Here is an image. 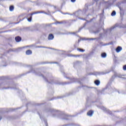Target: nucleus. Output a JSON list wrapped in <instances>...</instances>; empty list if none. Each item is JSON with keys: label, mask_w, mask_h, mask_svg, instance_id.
Wrapping results in <instances>:
<instances>
[{"label": "nucleus", "mask_w": 126, "mask_h": 126, "mask_svg": "<svg viewBox=\"0 0 126 126\" xmlns=\"http://www.w3.org/2000/svg\"><path fill=\"white\" fill-rule=\"evenodd\" d=\"M122 50H123V48H122V47L118 46L116 49V52L117 53H120V52H121Z\"/></svg>", "instance_id": "nucleus-4"}, {"label": "nucleus", "mask_w": 126, "mask_h": 126, "mask_svg": "<svg viewBox=\"0 0 126 126\" xmlns=\"http://www.w3.org/2000/svg\"><path fill=\"white\" fill-rule=\"evenodd\" d=\"M119 8H120V10H122V8L119 7Z\"/></svg>", "instance_id": "nucleus-17"}, {"label": "nucleus", "mask_w": 126, "mask_h": 126, "mask_svg": "<svg viewBox=\"0 0 126 126\" xmlns=\"http://www.w3.org/2000/svg\"><path fill=\"white\" fill-rule=\"evenodd\" d=\"M101 57L102 58H106L107 57V54L106 53H102L101 54Z\"/></svg>", "instance_id": "nucleus-10"}, {"label": "nucleus", "mask_w": 126, "mask_h": 126, "mask_svg": "<svg viewBox=\"0 0 126 126\" xmlns=\"http://www.w3.org/2000/svg\"><path fill=\"white\" fill-rule=\"evenodd\" d=\"M77 51H79V52H81L82 53L85 52V50L82 49L81 48H77Z\"/></svg>", "instance_id": "nucleus-9"}, {"label": "nucleus", "mask_w": 126, "mask_h": 126, "mask_svg": "<svg viewBox=\"0 0 126 126\" xmlns=\"http://www.w3.org/2000/svg\"><path fill=\"white\" fill-rule=\"evenodd\" d=\"M1 119H2L1 117L0 116V120H1Z\"/></svg>", "instance_id": "nucleus-18"}, {"label": "nucleus", "mask_w": 126, "mask_h": 126, "mask_svg": "<svg viewBox=\"0 0 126 126\" xmlns=\"http://www.w3.org/2000/svg\"><path fill=\"white\" fill-rule=\"evenodd\" d=\"M74 46L75 47H76V45H74Z\"/></svg>", "instance_id": "nucleus-19"}, {"label": "nucleus", "mask_w": 126, "mask_h": 126, "mask_svg": "<svg viewBox=\"0 0 126 126\" xmlns=\"http://www.w3.org/2000/svg\"><path fill=\"white\" fill-rule=\"evenodd\" d=\"M48 39V40H53V39H54V35L52 33L49 34Z\"/></svg>", "instance_id": "nucleus-6"}, {"label": "nucleus", "mask_w": 126, "mask_h": 126, "mask_svg": "<svg viewBox=\"0 0 126 126\" xmlns=\"http://www.w3.org/2000/svg\"><path fill=\"white\" fill-rule=\"evenodd\" d=\"M94 113V111L93 110H91L87 112V115L88 116H89V117H92V115H93Z\"/></svg>", "instance_id": "nucleus-3"}, {"label": "nucleus", "mask_w": 126, "mask_h": 126, "mask_svg": "<svg viewBox=\"0 0 126 126\" xmlns=\"http://www.w3.org/2000/svg\"><path fill=\"white\" fill-rule=\"evenodd\" d=\"M95 0V1H96L97 2V0Z\"/></svg>", "instance_id": "nucleus-20"}, {"label": "nucleus", "mask_w": 126, "mask_h": 126, "mask_svg": "<svg viewBox=\"0 0 126 126\" xmlns=\"http://www.w3.org/2000/svg\"><path fill=\"white\" fill-rule=\"evenodd\" d=\"M52 24H49L48 26H51V25H52Z\"/></svg>", "instance_id": "nucleus-16"}, {"label": "nucleus", "mask_w": 126, "mask_h": 126, "mask_svg": "<svg viewBox=\"0 0 126 126\" xmlns=\"http://www.w3.org/2000/svg\"><path fill=\"white\" fill-rule=\"evenodd\" d=\"M123 70H126V64L123 66Z\"/></svg>", "instance_id": "nucleus-13"}, {"label": "nucleus", "mask_w": 126, "mask_h": 126, "mask_svg": "<svg viewBox=\"0 0 126 126\" xmlns=\"http://www.w3.org/2000/svg\"><path fill=\"white\" fill-rule=\"evenodd\" d=\"M57 24H62V22H57Z\"/></svg>", "instance_id": "nucleus-15"}, {"label": "nucleus", "mask_w": 126, "mask_h": 126, "mask_svg": "<svg viewBox=\"0 0 126 126\" xmlns=\"http://www.w3.org/2000/svg\"><path fill=\"white\" fill-rule=\"evenodd\" d=\"M39 13H45L44 11H35L33 12L30 14L28 15L27 20L29 22H31L32 21V16L34 15V14H38Z\"/></svg>", "instance_id": "nucleus-1"}, {"label": "nucleus", "mask_w": 126, "mask_h": 126, "mask_svg": "<svg viewBox=\"0 0 126 126\" xmlns=\"http://www.w3.org/2000/svg\"><path fill=\"white\" fill-rule=\"evenodd\" d=\"M94 84L98 86V85H100V81L98 80H96L94 81Z\"/></svg>", "instance_id": "nucleus-8"}, {"label": "nucleus", "mask_w": 126, "mask_h": 126, "mask_svg": "<svg viewBox=\"0 0 126 126\" xmlns=\"http://www.w3.org/2000/svg\"><path fill=\"white\" fill-rule=\"evenodd\" d=\"M76 0H71V2H75Z\"/></svg>", "instance_id": "nucleus-14"}, {"label": "nucleus", "mask_w": 126, "mask_h": 126, "mask_svg": "<svg viewBox=\"0 0 126 126\" xmlns=\"http://www.w3.org/2000/svg\"><path fill=\"white\" fill-rule=\"evenodd\" d=\"M115 14H116V11H113L112 12V13H111L112 16H115Z\"/></svg>", "instance_id": "nucleus-12"}, {"label": "nucleus", "mask_w": 126, "mask_h": 126, "mask_svg": "<svg viewBox=\"0 0 126 126\" xmlns=\"http://www.w3.org/2000/svg\"><path fill=\"white\" fill-rule=\"evenodd\" d=\"M15 40L17 43H19V42H21V40H22V38L19 36H17L15 37Z\"/></svg>", "instance_id": "nucleus-2"}, {"label": "nucleus", "mask_w": 126, "mask_h": 126, "mask_svg": "<svg viewBox=\"0 0 126 126\" xmlns=\"http://www.w3.org/2000/svg\"><path fill=\"white\" fill-rule=\"evenodd\" d=\"M26 55H27V56L32 55V51H31V50H27L26 52Z\"/></svg>", "instance_id": "nucleus-5"}, {"label": "nucleus", "mask_w": 126, "mask_h": 126, "mask_svg": "<svg viewBox=\"0 0 126 126\" xmlns=\"http://www.w3.org/2000/svg\"><path fill=\"white\" fill-rule=\"evenodd\" d=\"M14 10V6L10 5L9 6V10H10V11H13Z\"/></svg>", "instance_id": "nucleus-7"}, {"label": "nucleus", "mask_w": 126, "mask_h": 126, "mask_svg": "<svg viewBox=\"0 0 126 126\" xmlns=\"http://www.w3.org/2000/svg\"><path fill=\"white\" fill-rule=\"evenodd\" d=\"M70 57H75L76 58H77V57H80V55H70Z\"/></svg>", "instance_id": "nucleus-11"}]
</instances>
